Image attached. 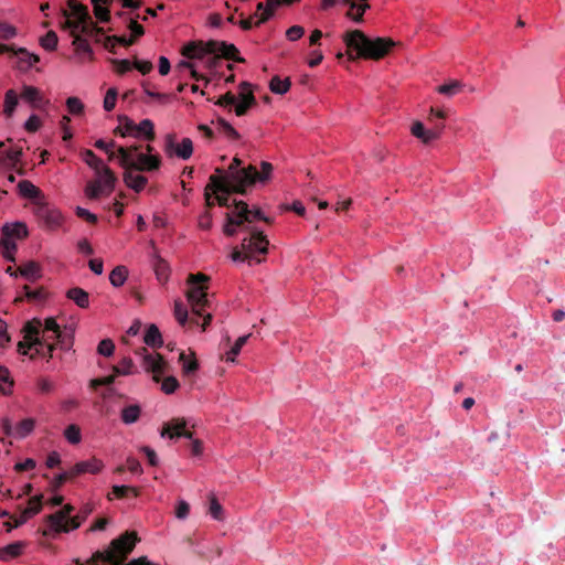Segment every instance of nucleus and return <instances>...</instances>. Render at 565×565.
Returning <instances> with one entry per match:
<instances>
[{
  "label": "nucleus",
  "mask_w": 565,
  "mask_h": 565,
  "mask_svg": "<svg viewBox=\"0 0 565 565\" xmlns=\"http://www.w3.org/2000/svg\"><path fill=\"white\" fill-rule=\"evenodd\" d=\"M139 541L137 532H122L121 535L111 541L107 550L95 552L85 563H82L78 558L75 559V563L77 565H156L149 562L146 556L122 564Z\"/></svg>",
  "instance_id": "f257e3e1"
},
{
  "label": "nucleus",
  "mask_w": 565,
  "mask_h": 565,
  "mask_svg": "<svg viewBox=\"0 0 565 565\" xmlns=\"http://www.w3.org/2000/svg\"><path fill=\"white\" fill-rule=\"evenodd\" d=\"M243 161L235 157L225 171L216 168L215 173L210 175L211 186L227 193H236L245 195L247 188L250 186L252 174H249L248 166L242 167Z\"/></svg>",
  "instance_id": "f03ea898"
},
{
  "label": "nucleus",
  "mask_w": 565,
  "mask_h": 565,
  "mask_svg": "<svg viewBox=\"0 0 565 565\" xmlns=\"http://www.w3.org/2000/svg\"><path fill=\"white\" fill-rule=\"evenodd\" d=\"M181 53L188 58H203L206 54L214 55L207 61V65L211 68L216 67L220 57L238 63L245 62V60L238 55L239 52L234 44L216 40L189 42L182 47Z\"/></svg>",
  "instance_id": "7ed1b4c3"
},
{
  "label": "nucleus",
  "mask_w": 565,
  "mask_h": 565,
  "mask_svg": "<svg viewBox=\"0 0 565 565\" xmlns=\"http://www.w3.org/2000/svg\"><path fill=\"white\" fill-rule=\"evenodd\" d=\"M348 49L356 51V57L379 61L386 56L396 43L390 38H367L361 30H352L343 35Z\"/></svg>",
  "instance_id": "20e7f679"
},
{
  "label": "nucleus",
  "mask_w": 565,
  "mask_h": 565,
  "mask_svg": "<svg viewBox=\"0 0 565 565\" xmlns=\"http://www.w3.org/2000/svg\"><path fill=\"white\" fill-rule=\"evenodd\" d=\"M67 4L68 11H64L66 19L63 29L70 30V33L82 32L85 36L100 42L105 31L93 21L87 7L76 0H68Z\"/></svg>",
  "instance_id": "39448f33"
},
{
  "label": "nucleus",
  "mask_w": 565,
  "mask_h": 565,
  "mask_svg": "<svg viewBox=\"0 0 565 565\" xmlns=\"http://www.w3.org/2000/svg\"><path fill=\"white\" fill-rule=\"evenodd\" d=\"M209 277L204 274H191L188 277V282L191 285L186 291L188 301L191 305L192 312L196 317L203 316V311L209 307L207 286Z\"/></svg>",
  "instance_id": "423d86ee"
},
{
  "label": "nucleus",
  "mask_w": 565,
  "mask_h": 565,
  "mask_svg": "<svg viewBox=\"0 0 565 565\" xmlns=\"http://www.w3.org/2000/svg\"><path fill=\"white\" fill-rule=\"evenodd\" d=\"M28 236L26 225L22 222L4 224L1 230L0 245L3 248V257L8 260H14L17 244L14 239H22Z\"/></svg>",
  "instance_id": "0eeeda50"
},
{
  "label": "nucleus",
  "mask_w": 565,
  "mask_h": 565,
  "mask_svg": "<svg viewBox=\"0 0 565 565\" xmlns=\"http://www.w3.org/2000/svg\"><path fill=\"white\" fill-rule=\"evenodd\" d=\"M161 437H169L170 439L185 437L192 440L191 451L194 456L202 454L203 446L199 439H193L192 431L186 429V420L184 418H173L166 423L161 430Z\"/></svg>",
  "instance_id": "6e6552de"
},
{
  "label": "nucleus",
  "mask_w": 565,
  "mask_h": 565,
  "mask_svg": "<svg viewBox=\"0 0 565 565\" xmlns=\"http://www.w3.org/2000/svg\"><path fill=\"white\" fill-rule=\"evenodd\" d=\"M235 206V212L226 213V223L224 225L223 232L226 236H234L236 234V227L242 226L244 223H252V220L248 218L249 207L248 204L244 201L233 202Z\"/></svg>",
  "instance_id": "1a4fd4ad"
},
{
  "label": "nucleus",
  "mask_w": 565,
  "mask_h": 565,
  "mask_svg": "<svg viewBox=\"0 0 565 565\" xmlns=\"http://www.w3.org/2000/svg\"><path fill=\"white\" fill-rule=\"evenodd\" d=\"M83 160L86 162V164L94 169L96 173H103L105 177V192L111 193L117 182L115 173L107 166H105L103 160L89 149L84 150Z\"/></svg>",
  "instance_id": "9d476101"
},
{
  "label": "nucleus",
  "mask_w": 565,
  "mask_h": 565,
  "mask_svg": "<svg viewBox=\"0 0 565 565\" xmlns=\"http://www.w3.org/2000/svg\"><path fill=\"white\" fill-rule=\"evenodd\" d=\"M137 354L142 356V365L146 372H150L153 374L152 379L154 382L161 381V375L166 372L167 362L163 356L160 354L149 353L146 348L139 349Z\"/></svg>",
  "instance_id": "9b49d317"
},
{
  "label": "nucleus",
  "mask_w": 565,
  "mask_h": 565,
  "mask_svg": "<svg viewBox=\"0 0 565 565\" xmlns=\"http://www.w3.org/2000/svg\"><path fill=\"white\" fill-rule=\"evenodd\" d=\"M164 152L169 157L177 156L183 160H186L193 153V142L190 138H183L181 143H177L175 135L168 134L164 138Z\"/></svg>",
  "instance_id": "f8f14e48"
},
{
  "label": "nucleus",
  "mask_w": 565,
  "mask_h": 565,
  "mask_svg": "<svg viewBox=\"0 0 565 565\" xmlns=\"http://www.w3.org/2000/svg\"><path fill=\"white\" fill-rule=\"evenodd\" d=\"M269 242L262 231H252L248 237L242 241V248L245 253L250 255V259L254 258V254H266L268 252Z\"/></svg>",
  "instance_id": "ddd939ff"
},
{
  "label": "nucleus",
  "mask_w": 565,
  "mask_h": 565,
  "mask_svg": "<svg viewBox=\"0 0 565 565\" xmlns=\"http://www.w3.org/2000/svg\"><path fill=\"white\" fill-rule=\"evenodd\" d=\"M34 213L49 228H56L61 224V213L45 203H38Z\"/></svg>",
  "instance_id": "4468645a"
},
{
  "label": "nucleus",
  "mask_w": 565,
  "mask_h": 565,
  "mask_svg": "<svg viewBox=\"0 0 565 565\" xmlns=\"http://www.w3.org/2000/svg\"><path fill=\"white\" fill-rule=\"evenodd\" d=\"M250 87V84L247 82L241 83V92L238 94L239 102L234 105L236 116L241 117L246 115L248 109L256 105V98Z\"/></svg>",
  "instance_id": "2eb2a0df"
},
{
  "label": "nucleus",
  "mask_w": 565,
  "mask_h": 565,
  "mask_svg": "<svg viewBox=\"0 0 565 565\" xmlns=\"http://www.w3.org/2000/svg\"><path fill=\"white\" fill-rule=\"evenodd\" d=\"M42 329V321L38 318L28 321L23 327L24 339L29 341V348L36 345H44L46 338H40V331Z\"/></svg>",
  "instance_id": "dca6fc26"
},
{
  "label": "nucleus",
  "mask_w": 565,
  "mask_h": 565,
  "mask_svg": "<svg viewBox=\"0 0 565 565\" xmlns=\"http://www.w3.org/2000/svg\"><path fill=\"white\" fill-rule=\"evenodd\" d=\"M444 125L435 126L433 129H425L423 122L415 121L412 126V134L420 139L424 143H429L440 137Z\"/></svg>",
  "instance_id": "f3484780"
},
{
  "label": "nucleus",
  "mask_w": 565,
  "mask_h": 565,
  "mask_svg": "<svg viewBox=\"0 0 565 565\" xmlns=\"http://www.w3.org/2000/svg\"><path fill=\"white\" fill-rule=\"evenodd\" d=\"M42 508L41 497H32L28 501V507L23 509L18 515L14 516V526L23 525L30 518L40 512Z\"/></svg>",
  "instance_id": "a211bd4d"
},
{
  "label": "nucleus",
  "mask_w": 565,
  "mask_h": 565,
  "mask_svg": "<svg viewBox=\"0 0 565 565\" xmlns=\"http://www.w3.org/2000/svg\"><path fill=\"white\" fill-rule=\"evenodd\" d=\"M160 164L161 160L159 156L139 153L131 168L138 171H154L160 168Z\"/></svg>",
  "instance_id": "6ab92c4d"
},
{
  "label": "nucleus",
  "mask_w": 565,
  "mask_h": 565,
  "mask_svg": "<svg viewBox=\"0 0 565 565\" xmlns=\"http://www.w3.org/2000/svg\"><path fill=\"white\" fill-rule=\"evenodd\" d=\"M73 511L74 508L71 504H66L58 512L51 515L50 519L54 525L53 530H70Z\"/></svg>",
  "instance_id": "aec40b11"
},
{
  "label": "nucleus",
  "mask_w": 565,
  "mask_h": 565,
  "mask_svg": "<svg viewBox=\"0 0 565 565\" xmlns=\"http://www.w3.org/2000/svg\"><path fill=\"white\" fill-rule=\"evenodd\" d=\"M97 179L89 181L85 188V194L90 200H96L103 195L108 196L110 193L105 191V177L103 173H96Z\"/></svg>",
  "instance_id": "412c9836"
},
{
  "label": "nucleus",
  "mask_w": 565,
  "mask_h": 565,
  "mask_svg": "<svg viewBox=\"0 0 565 565\" xmlns=\"http://www.w3.org/2000/svg\"><path fill=\"white\" fill-rule=\"evenodd\" d=\"M21 98L31 104L33 108L41 109L47 100H44L41 92L34 86L24 85L21 92Z\"/></svg>",
  "instance_id": "4be33fe9"
},
{
  "label": "nucleus",
  "mask_w": 565,
  "mask_h": 565,
  "mask_svg": "<svg viewBox=\"0 0 565 565\" xmlns=\"http://www.w3.org/2000/svg\"><path fill=\"white\" fill-rule=\"evenodd\" d=\"M134 168H127L124 172V182L136 192H140L146 186L148 180L146 177L136 173Z\"/></svg>",
  "instance_id": "5701e85b"
},
{
  "label": "nucleus",
  "mask_w": 565,
  "mask_h": 565,
  "mask_svg": "<svg viewBox=\"0 0 565 565\" xmlns=\"http://www.w3.org/2000/svg\"><path fill=\"white\" fill-rule=\"evenodd\" d=\"M260 168L262 170L258 171L255 166H248L249 174H252L250 186L254 185L256 182L263 183L270 179L274 169L273 164L267 161H262Z\"/></svg>",
  "instance_id": "b1692460"
},
{
  "label": "nucleus",
  "mask_w": 565,
  "mask_h": 565,
  "mask_svg": "<svg viewBox=\"0 0 565 565\" xmlns=\"http://www.w3.org/2000/svg\"><path fill=\"white\" fill-rule=\"evenodd\" d=\"M104 465L100 460L96 458H92L89 460L79 461L74 467H72V473L75 477L82 473H98L103 469Z\"/></svg>",
  "instance_id": "393cba45"
},
{
  "label": "nucleus",
  "mask_w": 565,
  "mask_h": 565,
  "mask_svg": "<svg viewBox=\"0 0 565 565\" xmlns=\"http://www.w3.org/2000/svg\"><path fill=\"white\" fill-rule=\"evenodd\" d=\"M66 297L74 301L82 309H86L89 306V295L83 288L73 287L68 289Z\"/></svg>",
  "instance_id": "a878e982"
},
{
  "label": "nucleus",
  "mask_w": 565,
  "mask_h": 565,
  "mask_svg": "<svg viewBox=\"0 0 565 565\" xmlns=\"http://www.w3.org/2000/svg\"><path fill=\"white\" fill-rule=\"evenodd\" d=\"M367 1L369 0H358L355 3H351V8L345 15L355 23H362L365 11L370 9Z\"/></svg>",
  "instance_id": "bb28decb"
},
{
  "label": "nucleus",
  "mask_w": 565,
  "mask_h": 565,
  "mask_svg": "<svg viewBox=\"0 0 565 565\" xmlns=\"http://www.w3.org/2000/svg\"><path fill=\"white\" fill-rule=\"evenodd\" d=\"M19 274L23 278L30 280V281H36L39 278H41V267L35 262H29L26 264L21 265L19 268Z\"/></svg>",
  "instance_id": "cd10ccee"
},
{
  "label": "nucleus",
  "mask_w": 565,
  "mask_h": 565,
  "mask_svg": "<svg viewBox=\"0 0 565 565\" xmlns=\"http://www.w3.org/2000/svg\"><path fill=\"white\" fill-rule=\"evenodd\" d=\"M143 341L147 345L158 349L163 345V340L159 328L156 324H150L145 333Z\"/></svg>",
  "instance_id": "c85d7f7f"
},
{
  "label": "nucleus",
  "mask_w": 565,
  "mask_h": 565,
  "mask_svg": "<svg viewBox=\"0 0 565 565\" xmlns=\"http://www.w3.org/2000/svg\"><path fill=\"white\" fill-rule=\"evenodd\" d=\"M135 137L143 136L148 141L156 138L154 126L150 119H143L138 125L135 124Z\"/></svg>",
  "instance_id": "c756f323"
},
{
  "label": "nucleus",
  "mask_w": 565,
  "mask_h": 565,
  "mask_svg": "<svg viewBox=\"0 0 565 565\" xmlns=\"http://www.w3.org/2000/svg\"><path fill=\"white\" fill-rule=\"evenodd\" d=\"M15 55H20V68L28 70L32 67L34 64L40 62V56L33 53H30L26 49L20 47L14 51Z\"/></svg>",
  "instance_id": "7c9ffc66"
},
{
  "label": "nucleus",
  "mask_w": 565,
  "mask_h": 565,
  "mask_svg": "<svg viewBox=\"0 0 565 565\" xmlns=\"http://www.w3.org/2000/svg\"><path fill=\"white\" fill-rule=\"evenodd\" d=\"M174 317L181 326H185L188 322L191 326L199 324L195 317L189 318L188 310L181 301L174 302Z\"/></svg>",
  "instance_id": "2f4dec72"
},
{
  "label": "nucleus",
  "mask_w": 565,
  "mask_h": 565,
  "mask_svg": "<svg viewBox=\"0 0 565 565\" xmlns=\"http://www.w3.org/2000/svg\"><path fill=\"white\" fill-rule=\"evenodd\" d=\"M24 545L25 544L23 542L18 541L7 545L3 548H0V559L9 561L11 558L18 557L19 555H21Z\"/></svg>",
  "instance_id": "473e14b6"
},
{
  "label": "nucleus",
  "mask_w": 565,
  "mask_h": 565,
  "mask_svg": "<svg viewBox=\"0 0 565 565\" xmlns=\"http://www.w3.org/2000/svg\"><path fill=\"white\" fill-rule=\"evenodd\" d=\"M71 35L74 38L73 45L75 46L76 52L84 53L89 56V58L93 57V50L90 44L88 43L87 39L84 38L82 32L71 33Z\"/></svg>",
  "instance_id": "72a5a7b5"
},
{
  "label": "nucleus",
  "mask_w": 565,
  "mask_h": 565,
  "mask_svg": "<svg viewBox=\"0 0 565 565\" xmlns=\"http://www.w3.org/2000/svg\"><path fill=\"white\" fill-rule=\"evenodd\" d=\"M94 7V14L100 22H108L110 20V12L107 8L109 0H92Z\"/></svg>",
  "instance_id": "f704fd0d"
},
{
  "label": "nucleus",
  "mask_w": 565,
  "mask_h": 565,
  "mask_svg": "<svg viewBox=\"0 0 565 565\" xmlns=\"http://www.w3.org/2000/svg\"><path fill=\"white\" fill-rule=\"evenodd\" d=\"M24 296H19L14 299V302L23 301V298H26L28 301H42L46 298V292L43 288H39L36 290H31L28 285L23 286Z\"/></svg>",
  "instance_id": "c9c22d12"
},
{
  "label": "nucleus",
  "mask_w": 565,
  "mask_h": 565,
  "mask_svg": "<svg viewBox=\"0 0 565 565\" xmlns=\"http://www.w3.org/2000/svg\"><path fill=\"white\" fill-rule=\"evenodd\" d=\"M140 414L141 408L139 405H128L121 411V420L127 425L134 424L139 419Z\"/></svg>",
  "instance_id": "e433bc0d"
},
{
  "label": "nucleus",
  "mask_w": 565,
  "mask_h": 565,
  "mask_svg": "<svg viewBox=\"0 0 565 565\" xmlns=\"http://www.w3.org/2000/svg\"><path fill=\"white\" fill-rule=\"evenodd\" d=\"M291 82L289 77L281 79L279 76H274L270 79L269 88L274 94L284 95L290 88Z\"/></svg>",
  "instance_id": "4c0bfd02"
},
{
  "label": "nucleus",
  "mask_w": 565,
  "mask_h": 565,
  "mask_svg": "<svg viewBox=\"0 0 565 565\" xmlns=\"http://www.w3.org/2000/svg\"><path fill=\"white\" fill-rule=\"evenodd\" d=\"M217 129L220 132L224 134L225 137L230 140H239L241 138L238 131L224 118H217Z\"/></svg>",
  "instance_id": "58836bf2"
},
{
  "label": "nucleus",
  "mask_w": 565,
  "mask_h": 565,
  "mask_svg": "<svg viewBox=\"0 0 565 565\" xmlns=\"http://www.w3.org/2000/svg\"><path fill=\"white\" fill-rule=\"evenodd\" d=\"M135 43L134 39H127L126 36H105L104 39V46L106 50L114 52L115 44H120L122 46H130Z\"/></svg>",
  "instance_id": "ea45409f"
},
{
  "label": "nucleus",
  "mask_w": 565,
  "mask_h": 565,
  "mask_svg": "<svg viewBox=\"0 0 565 565\" xmlns=\"http://www.w3.org/2000/svg\"><path fill=\"white\" fill-rule=\"evenodd\" d=\"M127 275L128 270L125 266H117L111 270L109 281L114 287H120L125 284Z\"/></svg>",
  "instance_id": "a19ab883"
},
{
  "label": "nucleus",
  "mask_w": 565,
  "mask_h": 565,
  "mask_svg": "<svg viewBox=\"0 0 565 565\" xmlns=\"http://www.w3.org/2000/svg\"><path fill=\"white\" fill-rule=\"evenodd\" d=\"M34 426L35 420L33 418H25L14 427V436L19 438H24L32 433Z\"/></svg>",
  "instance_id": "79ce46f5"
},
{
  "label": "nucleus",
  "mask_w": 565,
  "mask_h": 565,
  "mask_svg": "<svg viewBox=\"0 0 565 565\" xmlns=\"http://www.w3.org/2000/svg\"><path fill=\"white\" fill-rule=\"evenodd\" d=\"M18 188L24 198L36 199L41 194L40 190L28 180L20 181Z\"/></svg>",
  "instance_id": "37998d69"
},
{
  "label": "nucleus",
  "mask_w": 565,
  "mask_h": 565,
  "mask_svg": "<svg viewBox=\"0 0 565 565\" xmlns=\"http://www.w3.org/2000/svg\"><path fill=\"white\" fill-rule=\"evenodd\" d=\"M12 385H13V381L10 376L9 370L7 367L0 365V392L3 395L10 394Z\"/></svg>",
  "instance_id": "c03bdc74"
},
{
  "label": "nucleus",
  "mask_w": 565,
  "mask_h": 565,
  "mask_svg": "<svg viewBox=\"0 0 565 565\" xmlns=\"http://www.w3.org/2000/svg\"><path fill=\"white\" fill-rule=\"evenodd\" d=\"M58 38L54 31H49L40 38V45L46 51H55L57 47Z\"/></svg>",
  "instance_id": "a18cd8bd"
},
{
  "label": "nucleus",
  "mask_w": 565,
  "mask_h": 565,
  "mask_svg": "<svg viewBox=\"0 0 565 565\" xmlns=\"http://www.w3.org/2000/svg\"><path fill=\"white\" fill-rule=\"evenodd\" d=\"M17 105H18L17 93L13 89L7 90L6 96H4V109H3L4 114L9 117L12 116V114L15 110Z\"/></svg>",
  "instance_id": "49530a36"
},
{
  "label": "nucleus",
  "mask_w": 565,
  "mask_h": 565,
  "mask_svg": "<svg viewBox=\"0 0 565 565\" xmlns=\"http://www.w3.org/2000/svg\"><path fill=\"white\" fill-rule=\"evenodd\" d=\"M118 157L119 164L124 168H131L134 166V157H131V150L126 147H118L115 158Z\"/></svg>",
  "instance_id": "de8ad7c7"
},
{
  "label": "nucleus",
  "mask_w": 565,
  "mask_h": 565,
  "mask_svg": "<svg viewBox=\"0 0 565 565\" xmlns=\"http://www.w3.org/2000/svg\"><path fill=\"white\" fill-rule=\"evenodd\" d=\"M134 362L130 358H124L119 364L113 366V372L117 375H129L134 373Z\"/></svg>",
  "instance_id": "09e8293b"
},
{
  "label": "nucleus",
  "mask_w": 565,
  "mask_h": 565,
  "mask_svg": "<svg viewBox=\"0 0 565 565\" xmlns=\"http://www.w3.org/2000/svg\"><path fill=\"white\" fill-rule=\"evenodd\" d=\"M280 6V0H266V9L264 12H262L258 21L255 23L256 25H260L262 23H265L267 20H269L276 8Z\"/></svg>",
  "instance_id": "8fccbe9b"
},
{
  "label": "nucleus",
  "mask_w": 565,
  "mask_h": 565,
  "mask_svg": "<svg viewBox=\"0 0 565 565\" xmlns=\"http://www.w3.org/2000/svg\"><path fill=\"white\" fill-rule=\"evenodd\" d=\"M179 360L185 374L194 373L199 369V363L194 356L189 358L184 352H181Z\"/></svg>",
  "instance_id": "3c124183"
},
{
  "label": "nucleus",
  "mask_w": 565,
  "mask_h": 565,
  "mask_svg": "<svg viewBox=\"0 0 565 565\" xmlns=\"http://www.w3.org/2000/svg\"><path fill=\"white\" fill-rule=\"evenodd\" d=\"M111 493L117 499H124L129 495H132V497L138 495L137 489L134 487H130V486H114Z\"/></svg>",
  "instance_id": "603ef678"
},
{
  "label": "nucleus",
  "mask_w": 565,
  "mask_h": 565,
  "mask_svg": "<svg viewBox=\"0 0 565 565\" xmlns=\"http://www.w3.org/2000/svg\"><path fill=\"white\" fill-rule=\"evenodd\" d=\"M249 337H250V334H246V335L239 337L235 341L234 345L226 353V361H231V362L235 361V356L241 352L242 348L246 344Z\"/></svg>",
  "instance_id": "864d4df0"
},
{
  "label": "nucleus",
  "mask_w": 565,
  "mask_h": 565,
  "mask_svg": "<svg viewBox=\"0 0 565 565\" xmlns=\"http://www.w3.org/2000/svg\"><path fill=\"white\" fill-rule=\"evenodd\" d=\"M462 84L459 81H452L448 84L438 86L437 92L443 95L454 96L461 90Z\"/></svg>",
  "instance_id": "5fc2aeb1"
},
{
  "label": "nucleus",
  "mask_w": 565,
  "mask_h": 565,
  "mask_svg": "<svg viewBox=\"0 0 565 565\" xmlns=\"http://www.w3.org/2000/svg\"><path fill=\"white\" fill-rule=\"evenodd\" d=\"M18 34V30L14 25L0 20V40H11L15 38Z\"/></svg>",
  "instance_id": "6e6d98bb"
},
{
  "label": "nucleus",
  "mask_w": 565,
  "mask_h": 565,
  "mask_svg": "<svg viewBox=\"0 0 565 565\" xmlns=\"http://www.w3.org/2000/svg\"><path fill=\"white\" fill-rule=\"evenodd\" d=\"M66 107L67 110L74 116H78L84 113V104L78 97H68L66 99Z\"/></svg>",
  "instance_id": "4d7b16f0"
},
{
  "label": "nucleus",
  "mask_w": 565,
  "mask_h": 565,
  "mask_svg": "<svg viewBox=\"0 0 565 565\" xmlns=\"http://www.w3.org/2000/svg\"><path fill=\"white\" fill-rule=\"evenodd\" d=\"M64 436L68 440V443L76 445L82 439L81 428L77 425L72 424L66 427V429L64 431Z\"/></svg>",
  "instance_id": "13d9d810"
},
{
  "label": "nucleus",
  "mask_w": 565,
  "mask_h": 565,
  "mask_svg": "<svg viewBox=\"0 0 565 565\" xmlns=\"http://www.w3.org/2000/svg\"><path fill=\"white\" fill-rule=\"evenodd\" d=\"M54 339L57 341L56 344L64 351L71 350L74 343L73 333H65L61 331Z\"/></svg>",
  "instance_id": "bf43d9fd"
},
{
  "label": "nucleus",
  "mask_w": 565,
  "mask_h": 565,
  "mask_svg": "<svg viewBox=\"0 0 565 565\" xmlns=\"http://www.w3.org/2000/svg\"><path fill=\"white\" fill-rule=\"evenodd\" d=\"M154 271L159 280H167L169 273L168 263L164 259L158 257L154 262Z\"/></svg>",
  "instance_id": "052dcab7"
},
{
  "label": "nucleus",
  "mask_w": 565,
  "mask_h": 565,
  "mask_svg": "<svg viewBox=\"0 0 565 565\" xmlns=\"http://www.w3.org/2000/svg\"><path fill=\"white\" fill-rule=\"evenodd\" d=\"M209 513L216 520L222 519L223 509L215 495L209 498Z\"/></svg>",
  "instance_id": "680f3d73"
},
{
  "label": "nucleus",
  "mask_w": 565,
  "mask_h": 565,
  "mask_svg": "<svg viewBox=\"0 0 565 565\" xmlns=\"http://www.w3.org/2000/svg\"><path fill=\"white\" fill-rule=\"evenodd\" d=\"M90 512L92 508L86 505L76 515H74L73 519H71V530H77Z\"/></svg>",
  "instance_id": "e2e57ef3"
},
{
  "label": "nucleus",
  "mask_w": 565,
  "mask_h": 565,
  "mask_svg": "<svg viewBox=\"0 0 565 565\" xmlns=\"http://www.w3.org/2000/svg\"><path fill=\"white\" fill-rule=\"evenodd\" d=\"M115 134H119L121 137L134 136L135 134V122L129 118L125 117V124L122 126L116 127L114 130Z\"/></svg>",
  "instance_id": "0e129e2a"
},
{
  "label": "nucleus",
  "mask_w": 565,
  "mask_h": 565,
  "mask_svg": "<svg viewBox=\"0 0 565 565\" xmlns=\"http://www.w3.org/2000/svg\"><path fill=\"white\" fill-rule=\"evenodd\" d=\"M114 350H115V344H114L113 340H110V339H104V340H102V341L98 343V347H97V352H98L100 355H104V356H110V355H113Z\"/></svg>",
  "instance_id": "69168bd1"
},
{
  "label": "nucleus",
  "mask_w": 565,
  "mask_h": 565,
  "mask_svg": "<svg viewBox=\"0 0 565 565\" xmlns=\"http://www.w3.org/2000/svg\"><path fill=\"white\" fill-rule=\"evenodd\" d=\"M116 376H118V375L116 373H113V374H110L108 376L93 379L89 382V386L92 388H94V390L97 388L98 386H107V387H109L115 382Z\"/></svg>",
  "instance_id": "338daca9"
},
{
  "label": "nucleus",
  "mask_w": 565,
  "mask_h": 565,
  "mask_svg": "<svg viewBox=\"0 0 565 565\" xmlns=\"http://www.w3.org/2000/svg\"><path fill=\"white\" fill-rule=\"evenodd\" d=\"M178 387H179V382L174 376H168L164 380H162L161 390L166 394L174 393Z\"/></svg>",
  "instance_id": "774afa93"
}]
</instances>
